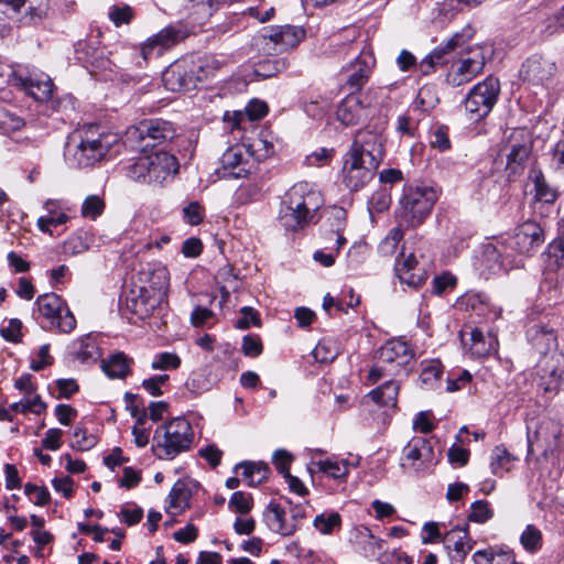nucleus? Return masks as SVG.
Returning <instances> with one entry per match:
<instances>
[{
    "label": "nucleus",
    "mask_w": 564,
    "mask_h": 564,
    "mask_svg": "<svg viewBox=\"0 0 564 564\" xmlns=\"http://www.w3.org/2000/svg\"><path fill=\"white\" fill-rule=\"evenodd\" d=\"M169 281V271L163 264L147 263L129 290L128 307L140 318L151 315L165 300Z\"/></svg>",
    "instance_id": "obj_1"
},
{
    "label": "nucleus",
    "mask_w": 564,
    "mask_h": 564,
    "mask_svg": "<svg viewBox=\"0 0 564 564\" xmlns=\"http://www.w3.org/2000/svg\"><path fill=\"white\" fill-rule=\"evenodd\" d=\"M319 191L307 182L292 185L282 196L278 220L288 231H300L315 221L319 208L323 206Z\"/></svg>",
    "instance_id": "obj_2"
},
{
    "label": "nucleus",
    "mask_w": 564,
    "mask_h": 564,
    "mask_svg": "<svg viewBox=\"0 0 564 564\" xmlns=\"http://www.w3.org/2000/svg\"><path fill=\"white\" fill-rule=\"evenodd\" d=\"M109 144L98 132L97 126L73 131L65 144L64 158L72 169L89 167L105 158Z\"/></svg>",
    "instance_id": "obj_3"
},
{
    "label": "nucleus",
    "mask_w": 564,
    "mask_h": 564,
    "mask_svg": "<svg viewBox=\"0 0 564 564\" xmlns=\"http://www.w3.org/2000/svg\"><path fill=\"white\" fill-rule=\"evenodd\" d=\"M193 438L189 422L182 417L173 419L164 426L156 429L154 454L159 459H173L189 449Z\"/></svg>",
    "instance_id": "obj_4"
},
{
    "label": "nucleus",
    "mask_w": 564,
    "mask_h": 564,
    "mask_svg": "<svg viewBox=\"0 0 564 564\" xmlns=\"http://www.w3.org/2000/svg\"><path fill=\"white\" fill-rule=\"evenodd\" d=\"M436 199V192L432 187L406 186L400 198L397 215L409 227H415L430 215Z\"/></svg>",
    "instance_id": "obj_5"
},
{
    "label": "nucleus",
    "mask_w": 564,
    "mask_h": 564,
    "mask_svg": "<svg viewBox=\"0 0 564 564\" xmlns=\"http://www.w3.org/2000/svg\"><path fill=\"white\" fill-rule=\"evenodd\" d=\"M205 66L208 64L192 57L177 59L163 72L162 83L167 90L174 93L194 89L208 75Z\"/></svg>",
    "instance_id": "obj_6"
},
{
    "label": "nucleus",
    "mask_w": 564,
    "mask_h": 564,
    "mask_svg": "<svg viewBox=\"0 0 564 564\" xmlns=\"http://www.w3.org/2000/svg\"><path fill=\"white\" fill-rule=\"evenodd\" d=\"M175 137L172 122L161 119H145L126 132V140L137 150L144 151L171 141Z\"/></svg>",
    "instance_id": "obj_7"
},
{
    "label": "nucleus",
    "mask_w": 564,
    "mask_h": 564,
    "mask_svg": "<svg viewBox=\"0 0 564 564\" xmlns=\"http://www.w3.org/2000/svg\"><path fill=\"white\" fill-rule=\"evenodd\" d=\"M557 74L558 66L552 57L533 54L522 63L519 78L538 94L539 90H549L554 85Z\"/></svg>",
    "instance_id": "obj_8"
},
{
    "label": "nucleus",
    "mask_w": 564,
    "mask_h": 564,
    "mask_svg": "<svg viewBox=\"0 0 564 564\" xmlns=\"http://www.w3.org/2000/svg\"><path fill=\"white\" fill-rule=\"evenodd\" d=\"M514 257H521L522 268L527 258L532 257L545 241L544 228L534 220L518 225L512 235L502 237Z\"/></svg>",
    "instance_id": "obj_9"
},
{
    "label": "nucleus",
    "mask_w": 564,
    "mask_h": 564,
    "mask_svg": "<svg viewBox=\"0 0 564 564\" xmlns=\"http://www.w3.org/2000/svg\"><path fill=\"white\" fill-rule=\"evenodd\" d=\"M500 94L498 78L488 76L475 85L467 94L464 106L471 121H479L487 117L496 105Z\"/></svg>",
    "instance_id": "obj_10"
},
{
    "label": "nucleus",
    "mask_w": 564,
    "mask_h": 564,
    "mask_svg": "<svg viewBox=\"0 0 564 564\" xmlns=\"http://www.w3.org/2000/svg\"><path fill=\"white\" fill-rule=\"evenodd\" d=\"M475 31L470 25H466L460 31L441 42L432 52H430L417 65L422 75H430L434 72L436 65H444L449 56L458 50H463L474 37Z\"/></svg>",
    "instance_id": "obj_11"
},
{
    "label": "nucleus",
    "mask_w": 564,
    "mask_h": 564,
    "mask_svg": "<svg viewBox=\"0 0 564 564\" xmlns=\"http://www.w3.org/2000/svg\"><path fill=\"white\" fill-rule=\"evenodd\" d=\"M40 314L61 333L68 334L76 327V319L65 301L55 293L40 295L35 302Z\"/></svg>",
    "instance_id": "obj_12"
},
{
    "label": "nucleus",
    "mask_w": 564,
    "mask_h": 564,
    "mask_svg": "<svg viewBox=\"0 0 564 564\" xmlns=\"http://www.w3.org/2000/svg\"><path fill=\"white\" fill-rule=\"evenodd\" d=\"M305 37V30L295 25H275L261 35V48L268 54H280L297 46Z\"/></svg>",
    "instance_id": "obj_13"
},
{
    "label": "nucleus",
    "mask_w": 564,
    "mask_h": 564,
    "mask_svg": "<svg viewBox=\"0 0 564 564\" xmlns=\"http://www.w3.org/2000/svg\"><path fill=\"white\" fill-rule=\"evenodd\" d=\"M480 264L489 274H497L522 268L521 257H514V254L507 248L502 238L497 240L495 243H487L484 246Z\"/></svg>",
    "instance_id": "obj_14"
},
{
    "label": "nucleus",
    "mask_w": 564,
    "mask_h": 564,
    "mask_svg": "<svg viewBox=\"0 0 564 564\" xmlns=\"http://www.w3.org/2000/svg\"><path fill=\"white\" fill-rule=\"evenodd\" d=\"M434 464V451L429 440L422 436L412 437L402 449L401 466L404 469L420 473Z\"/></svg>",
    "instance_id": "obj_15"
},
{
    "label": "nucleus",
    "mask_w": 564,
    "mask_h": 564,
    "mask_svg": "<svg viewBox=\"0 0 564 564\" xmlns=\"http://www.w3.org/2000/svg\"><path fill=\"white\" fill-rule=\"evenodd\" d=\"M348 154L379 166L384 155L382 135L372 130H359Z\"/></svg>",
    "instance_id": "obj_16"
},
{
    "label": "nucleus",
    "mask_w": 564,
    "mask_h": 564,
    "mask_svg": "<svg viewBox=\"0 0 564 564\" xmlns=\"http://www.w3.org/2000/svg\"><path fill=\"white\" fill-rule=\"evenodd\" d=\"M188 36L187 29L182 24H171L150 36L141 46L144 59L163 54L164 51L176 45Z\"/></svg>",
    "instance_id": "obj_17"
},
{
    "label": "nucleus",
    "mask_w": 564,
    "mask_h": 564,
    "mask_svg": "<svg viewBox=\"0 0 564 564\" xmlns=\"http://www.w3.org/2000/svg\"><path fill=\"white\" fill-rule=\"evenodd\" d=\"M251 166L248 151L243 147L235 145L224 152L215 172L220 178H241L250 173Z\"/></svg>",
    "instance_id": "obj_18"
},
{
    "label": "nucleus",
    "mask_w": 564,
    "mask_h": 564,
    "mask_svg": "<svg viewBox=\"0 0 564 564\" xmlns=\"http://www.w3.org/2000/svg\"><path fill=\"white\" fill-rule=\"evenodd\" d=\"M376 107L366 102L360 95L350 93L337 106L336 118L344 126H357L368 120Z\"/></svg>",
    "instance_id": "obj_19"
},
{
    "label": "nucleus",
    "mask_w": 564,
    "mask_h": 564,
    "mask_svg": "<svg viewBox=\"0 0 564 564\" xmlns=\"http://www.w3.org/2000/svg\"><path fill=\"white\" fill-rule=\"evenodd\" d=\"M377 169V165L347 153L341 170L343 183L349 191L357 192L373 178Z\"/></svg>",
    "instance_id": "obj_20"
},
{
    "label": "nucleus",
    "mask_w": 564,
    "mask_h": 564,
    "mask_svg": "<svg viewBox=\"0 0 564 564\" xmlns=\"http://www.w3.org/2000/svg\"><path fill=\"white\" fill-rule=\"evenodd\" d=\"M375 63V57L370 52H360L345 68V87L354 94L360 91L368 83Z\"/></svg>",
    "instance_id": "obj_21"
},
{
    "label": "nucleus",
    "mask_w": 564,
    "mask_h": 564,
    "mask_svg": "<svg viewBox=\"0 0 564 564\" xmlns=\"http://www.w3.org/2000/svg\"><path fill=\"white\" fill-rule=\"evenodd\" d=\"M394 272L402 284H406L412 289L420 288L427 280L425 267L413 252L409 254H404L403 251L400 252L395 260Z\"/></svg>",
    "instance_id": "obj_22"
},
{
    "label": "nucleus",
    "mask_w": 564,
    "mask_h": 564,
    "mask_svg": "<svg viewBox=\"0 0 564 564\" xmlns=\"http://www.w3.org/2000/svg\"><path fill=\"white\" fill-rule=\"evenodd\" d=\"M414 357L413 350L402 339H391L377 351L379 364L388 366L389 372H399Z\"/></svg>",
    "instance_id": "obj_23"
},
{
    "label": "nucleus",
    "mask_w": 564,
    "mask_h": 564,
    "mask_svg": "<svg viewBox=\"0 0 564 564\" xmlns=\"http://www.w3.org/2000/svg\"><path fill=\"white\" fill-rule=\"evenodd\" d=\"M539 387L545 394L554 395L558 392L564 375V364L561 355L554 354L545 357L539 364Z\"/></svg>",
    "instance_id": "obj_24"
},
{
    "label": "nucleus",
    "mask_w": 564,
    "mask_h": 564,
    "mask_svg": "<svg viewBox=\"0 0 564 564\" xmlns=\"http://www.w3.org/2000/svg\"><path fill=\"white\" fill-rule=\"evenodd\" d=\"M445 549L451 564H464L475 542L469 535L468 525L454 528L444 536Z\"/></svg>",
    "instance_id": "obj_25"
},
{
    "label": "nucleus",
    "mask_w": 564,
    "mask_h": 564,
    "mask_svg": "<svg viewBox=\"0 0 564 564\" xmlns=\"http://www.w3.org/2000/svg\"><path fill=\"white\" fill-rule=\"evenodd\" d=\"M14 84L21 87L28 95L37 101H46L53 95V82L45 74L31 73L23 75L18 73L14 75Z\"/></svg>",
    "instance_id": "obj_26"
},
{
    "label": "nucleus",
    "mask_w": 564,
    "mask_h": 564,
    "mask_svg": "<svg viewBox=\"0 0 564 564\" xmlns=\"http://www.w3.org/2000/svg\"><path fill=\"white\" fill-rule=\"evenodd\" d=\"M149 163L148 184H162L178 170L175 156L163 151L150 154Z\"/></svg>",
    "instance_id": "obj_27"
},
{
    "label": "nucleus",
    "mask_w": 564,
    "mask_h": 564,
    "mask_svg": "<svg viewBox=\"0 0 564 564\" xmlns=\"http://www.w3.org/2000/svg\"><path fill=\"white\" fill-rule=\"evenodd\" d=\"M0 2L9 6L15 12L24 8L22 21L26 24L42 21L50 9L48 0H0Z\"/></svg>",
    "instance_id": "obj_28"
},
{
    "label": "nucleus",
    "mask_w": 564,
    "mask_h": 564,
    "mask_svg": "<svg viewBox=\"0 0 564 564\" xmlns=\"http://www.w3.org/2000/svg\"><path fill=\"white\" fill-rule=\"evenodd\" d=\"M43 209L45 210V215L39 217L37 219V228L45 234L53 235L52 227L61 226L68 221V215L63 212L61 205L57 200L47 199L43 204Z\"/></svg>",
    "instance_id": "obj_29"
},
{
    "label": "nucleus",
    "mask_w": 564,
    "mask_h": 564,
    "mask_svg": "<svg viewBox=\"0 0 564 564\" xmlns=\"http://www.w3.org/2000/svg\"><path fill=\"white\" fill-rule=\"evenodd\" d=\"M264 518L270 530L275 533L291 535L297 530V524L285 519V511L278 503L271 502L268 506Z\"/></svg>",
    "instance_id": "obj_30"
},
{
    "label": "nucleus",
    "mask_w": 564,
    "mask_h": 564,
    "mask_svg": "<svg viewBox=\"0 0 564 564\" xmlns=\"http://www.w3.org/2000/svg\"><path fill=\"white\" fill-rule=\"evenodd\" d=\"M529 180L534 186V198L536 200L545 204H553L556 200L558 196L557 189L549 184L540 169L535 166L531 167Z\"/></svg>",
    "instance_id": "obj_31"
},
{
    "label": "nucleus",
    "mask_w": 564,
    "mask_h": 564,
    "mask_svg": "<svg viewBox=\"0 0 564 564\" xmlns=\"http://www.w3.org/2000/svg\"><path fill=\"white\" fill-rule=\"evenodd\" d=\"M72 352L83 364L96 362L100 357L99 347L91 335H85L74 340Z\"/></svg>",
    "instance_id": "obj_32"
},
{
    "label": "nucleus",
    "mask_w": 564,
    "mask_h": 564,
    "mask_svg": "<svg viewBox=\"0 0 564 564\" xmlns=\"http://www.w3.org/2000/svg\"><path fill=\"white\" fill-rule=\"evenodd\" d=\"M478 75L462 57L454 61L446 73L445 82L452 87H459L471 82Z\"/></svg>",
    "instance_id": "obj_33"
},
{
    "label": "nucleus",
    "mask_w": 564,
    "mask_h": 564,
    "mask_svg": "<svg viewBox=\"0 0 564 564\" xmlns=\"http://www.w3.org/2000/svg\"><path fill=\"white\" fill-rule=\"evenodd\" d=\"M130 361L123 352H116L102 360L101 369L110 379H123L130 372Z\"/></svg>",
    "instance_id": "obj_34"
},
{
    "label": "nucleus",
    "mask_w": 564,
    "mask_h": 564,
    "mask_svg": "<svg viewBox=\"0 0 564 564\" xmlns=\"http://www.w3.org/2000/svg\"><path fill=\"white\" fill-rule=\"evenodd\" d=\"M518 458L509 453L505 446L498 445L492 449L490 456L491 473L495 476L502 477L513 468Z\"/></svg>",
    "instance_id": "obj_35"
},
{
    "label": "nucleus",
    "mask_w": 564,
    "mask_h": 564,
    "mask_svg": "<svg viewBox=\"0 0 564 564\" xmlns=\"http://www.w3.org/2000/svg\"><path fill=\"white\" fill-rule=\"evenodd\" d=\"M238 469H242V477L250 487L261 485L269 477V467L262 462H242L236 465Z\"/></svg>",
    "instance_id": "obj_36"
},
{
    "label": "nucleus",
    "mask_w": 564,
    "mask_h": 564,
    "mask_svg": "<svg viewBox=\"0 0 564 564\" xmlns=\"http://www.w3.org/2000/svg\"><path fill=\"white\" fill-rule=\"evenodd\" d=\"M470 352L476 357H485L497 350L498 343L496 336L491 334L485 335L478 328L470 332Z\"/></svg>",
    "instance_id": "obj_37"
},
{
    "label": "nucleus",
    "mask_w": 564,
    "mask_h": 564,
    "mask_svg": "<svg viewBox=\"0 0 564 564\" xmlns=\"http://www.w3.org/2000/svg\"><path fill=\"white\" fill-rule=\"evenodd\" d=\"M400 386L394 380H388L382 386L369 392V397L381 406L394 408Z\"/></svg>",
    "instance_id": "obj_38"
},
{
    "label": "nucleus",
    "mask_w": 564,
    "mask_h": 564,
    "mask_svg": "<svg viewBox=\"0 0 564 564\" xmlns=\"http://www.w3.org/2000/svg\"><path fill=\"white\" fill-rule=\"evenodd\" d=\"M545 254L549 265L554 269L564 267V225L558 228V234L546 247Z\"/></svg>",
    "instance_id": "obj_39"
},
{
    "label": "nucleus",
    "mask_w": 564,
    "mask_h": 564,
    "mask_svg": "<svg viewBox=\"0 0 564 564\" xmlns=\"http://www.w3.org/2000/svg\"><path fill=\"white\" fill-rule=\"evenodd\" d=\"M488 52L489 50L486 45L477 44L468 47L460 57L465 59L475 72L480 74L486 65Z\"/></svg>",
    "instance_id": "obj_40"
},
{
    "label": "nucleus",
    "mask_w": 564,
    "mask_h": 564,
    "mask_svg": "<svg viewBox=\"0 0 564 564\" xmlns=\"http://www.w3.org/2000/svg\"><path fill=\"white\" fill-rule=\"evenodd\" d=\"M531 153L530 142L521 144L513 143L507 158V169L512 173H517L518 167L522 166Z\"/></svg>",
    "instance_id": "obj_41"
},
{
    "label": "nucleus",
    "mask_w": 564,
    "mask_h": 564,
    "mask_svg": "<svg viewBox=\"0 0 564 564\" xmlns=\"http://www.w3.org/2000/svg\"><path fill=\"white\" fill-rule=\"evenodd\" d=\"M319 471L326 474L334 479L345 478L349 473V465L347 460H333L325 459L316 463Z\"/></svg>",
    "instance_id": "obj_42"
},
{
    "label": "nucleus",
    "mask_w": 564,
    "mask_h": 564,
    "mask_svg": "<svg viewBox=\"0 0 564 564\" xmlns=\"http://www.w3.org/2000/svg\"><path fill=\"white\" fill-rule=\"evenodd\" d=\"M313 525L322 534H330L341 525V518L338 512L321 513L315 517Z\"/></svg>",
    "instance_id": "obj_43"
},
{
    "label": "nucleus",
    "mask_w": 564,
    "mask_h": 564,
    "mask_svg": "<svg viewBox=\"0 0 564 564\" xmlns=\"http://www.w3.org/2000/svg\"><path fill=\"white\" fill-rule=\"evenodd\" d=\"M288 67L284 58L263 59L260 61L254 67V74L262 78L272 77Z\"/></svg>",
    "instance_id": "obj_44"
},
{
    "label": "nucleus",
    "mask_w": 564,
    "mask_h": 564,
    "mask_svg": "<svg viewBox=\"0 0 564 564\" xmlns=\"http://www.w3.org/2000/svg\"><path fill=\"white\" fill-rule=\"evenodd\" d=\"M189 499L191 492L186 485L182 481L175 482L170 492V507L182 511L188 507Z\"/></svg>",
    "instance_id": "obj_45"
},
{
    "label": "nucleus",
    "mask_w": 564,
    "mask_h": 564,
    "mask_svg": "<svg viewBox=\"0 0 564 564\" xmlns=\"http://www.w3.org/2000/svg\"><path fill=\"white\" fill-rule=\"evenodd\" d=\"M525 551L534 553L542 547V532L533 524H528L520 536Z\"/></svg>",
    "instance_id": "obj_46"
},
{
    "label": "nucleus",
    "mask_w": 564,
    "mask_h": 564,
    "mask_svg": "<svg viewBox=\"0 0 564 564\" xmlns=\"http://www.w3.org/2000/svg\"><path fill=\"white\" fill-rule=\"evenodd\" d=\"M532 343L541 354H545L547 350L556 346V336L553 329H546L539 326L532 337Z\"/></svg>",
    "instance_id": "obj_47"
},
{
    "label": "nucleus",
    "mask_w": 564,
    "mask_h": 564,
    "mask_svg": "<svg viewBox=\"0 0 564 564\" xmlns=\"http://www.w3.org/2000/svg\"><path fill=\"white\" fill-rule=\"evenodd\" d=\"M188 392L199 395L210 389V381L203 370L193 371L185 382Z\"/></svg>",
    "instance_id": "obj_48"
},
{
    "label": "nucleus",
    "mask_w": 564,
    "mask_h": 564,
    "mask_svg": "<svg viewBox=\"0 0 564 564\" xmlns=\"http://www.w3.org/2000/svg\"><path fill=\"white\" fill-rule=\"evenodd\" d=\"M149 164V155L141 156L126 166V174L133 181L148 184Z\"/></svg>",
    "instance_id": "obj_49"
},
{
    "label": "nucleus",
    "mask_w": 564,
    "mask_h": 564,
    "mask_svg": "<svg viewBox=\"0 0 564 564\" xmlns=\"http://www.w3.org/2000/svg\"><path fill=\"white\" fill-rule=\"evenodd\" d=\"M253 507V498L250 494L243 491H236L231 495L228 508L240 514H247Z\"/></svg>",
    "instance_id": "obj_50"
},
{
    "label": "nucleus",
    "mask_w": 564,
    "mask_h": 564,
    "mask_svg": "<svg viewBox=\"0 0 564 564\" xmlns=\"http://www.w3.org/2000/svg\"><path fill=\"white\" fill-rule=\"evenodd\" d=\"M403 238V232L399 228H393L388 236L381 240L378 247V251L383 257H391L393 256L397 250L399 242Z\"/></svg>",
    "instance_id": "obj_51"
},
{
    "label": "nucleus",
    "mask_w": 564,
    "mask_h": 564,
    "mask_svg": "<svg viewBox=\"0 0 564 564\" xmlns=\"http://www.w3.org/2000/svg\"><path fill=\"white\" fill-rule=\"evenodd\" d=\"M333 217L336 220L334 228L332 229V236L336 237L335 253L338 254L340 248L347 242L343 235V230L346 221V210L343 208H333Z\"/></svg>",
    "instance_id": "obj_52"
},
{
    "label": "nucleus",
    "mask_w": 564,
    "mask_h": 564,
    "mask_svg": "<svg viewBox=\"0 0 564 564\" xmlns=\"http://www.w3.org/2000/svg\"><path fill=\"white\" fill-rule=\"evenodd\" d=\"M104 209V199L98 195H89L85 198L82 205V215L86 218L95 220L102 214Z\"/></svg>",
    "instance_id": "obj_53"
},
{
    "label": "nucleus",
    "mask_w": 564,
    "mask_h": 564,
    "mask_svg": "<svg viewBox=\"0 0 564 564\" xmlns=\"http://www.w3.org/2000/svg\"><path fill=\"white\" fill-rule=\"evenodd\" d=\"M471 511L468 516L469 521L476 523H485L494 517V510L488 501L477 500L471 503Z\"/></svg>",
    "instance_id": "obj_54"
},
{
    "label": "nucleus",
    "mask_w": 564,
    "mask_h": 564,
    "mask_svg": "<svg viewBox=\"0 0 564 564\" xmlns=\"http://www.w3.org/2000/svg\"><path fill=\"white\" fill-rule=\"evenodd\" d=\"M438 98L435 95L434 88L431 86H423L420 88L413 105L416 109L429 111L435 107Z\"/></svg>",
    "instance_id": "obj_55"
},
{
    "label": "nucleus",
    "mask_w": 564,
    "mask_h": 564,
    "mask_svg": "<svg viewBox=\"0 0 564 564\" xmlns=\"http://www.w3.org/2000/svg\"><path fill=\"white\" fill-rule=\"evenodd\" d=\"M181 365L180 357L174 352H161L155 355L151 367L154 370L177 369Z\"/></svg>",
    "instance_id": "obj_56"
},
{
    "label": "nucleus",
    "mask_w": 564,
    "mask_h": 564,
    "mask_svg": "<svg viewBox=\"0 0 564 564\" xmlns=\"http://www.w3.org/2000/svg\"><path fill=\"white\" fill-rule=\"evenodd\" d=\"M391 196L386 188L375 192L368 200L370 212L382 213L389 208Z\"/></svg>",
    "instance_id": "obj_57"
},
{
    "label": "nucleus",
    "mask_w": 564,
    "mask_h": 564,
    "mask_svg": "<svg viewBox=\"0 0 564 564\" xmlns=\"http://www.w3.org/2000/svg\"><path fill=\"white\" fill-rule=\"evenodd\" d=\"M241 350L247 357H258L262 350V341L258 335L249 334L242 338Z\"/></svg>",
    "instance_id": "obj_58"
},
{
    "label": "nucleus",
    "mask_w": 564,
    "mask_h": 564,
    "mask_svg": "<svg viewBox=\"0 0 564 564\" xmlns=\"http://www.w3.org/2000/svg\"><path fill=\"white\" fill-rule=\"evenodd\" d=\"M96 445V438L83 429H76L73 434L72 447L77 451H88Z\"/></svg>",
    "instance_id": "obj_59"
},
{
    "label": "nucleus",
    "mask_w": 564,
    "mask_h": 564,
    "mask_svg": "<svg viewBox=\"0 0 564 564\" xmlns=\"http://www.w3.org/2000/svg\"><path fill=\"white\" fill-rule=\"evenodd\" d=\"M89 248L86 239L79 235L69 237L63 246V251L65 254L76 256L87 251Z\"/></svg>",
    "instance_id": "obj_60"
},
{
    "label": "nucleus",
    "mask_w": 564,
    "mask_h": 564,
    "mask_svg": "<svg viewBox=\"0 0 564 564\" xmlns=\"http://www.w3.org/2000/svg\"><path fill=\"white\" fill-rule=\"evenodd\" d=\"M241 316L236 322V327L239 329H247L251 325L259 326L260 317L259 313L250 306H245L240 310Z\"/></svg>",
    "instance_id": "obj_61"
},
{
    "label": "nucleus",
    "mask_w": 564,
    "mask_h": 564,
    "mask_svg": "<svg viewBox=\"0 0 564 564\" xmlns=\"http://www.w3.org/2000/svg\"><path fill=\"white\" fill-rule=\"evenodd\" d=\"M359 536L367 543L365 552L368 556L376 555L382 549L383 540L376 538L368 528L360 529Z\"/></svg>",
    "instance_id": "obj_62"
},
{
    "label": "nucleus",
    "mask_w": 564,
    "mask_h": 564,
    "mask_svg": "<svg viewBox=\"0 0 564 564\" xmlns=\"http://www.w3.org/2000/svg\"><path fill=\"white\" fill-rule=\"evenodd\" d=\"M442 375V367L440 362H432L431 365L424 367L421 371L420 379L421 382L425 386L433 387Z\"/></svg>",
    "instance_id": "obj_63"
},
{
    "label": "nucleus",
    "mask_w": 564,
    "mask_h": 564,
    "mask_svg": "<svg viewBox=\"0 0 564 564\" xmlns=\"http://www.w3.org/2000/svg\"><path fill=\"white\" fill-rule=\"evenodd\" d=\"M22 323L20 319L12 318L9 321V324L7 327H2L0 329L1 336L12 343H19L22 337Z\"/></svg>",
    "instance_id": "obj_64"
}]
</instances>
